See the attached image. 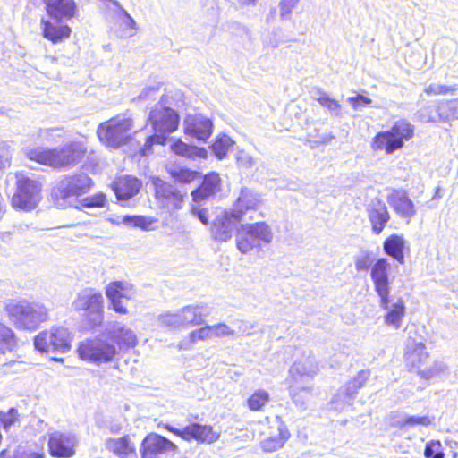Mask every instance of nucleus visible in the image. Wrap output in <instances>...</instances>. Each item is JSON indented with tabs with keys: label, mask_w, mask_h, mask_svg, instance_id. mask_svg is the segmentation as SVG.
<instances>
[{
	"label": "nucleus",
	"mask_w": 458,
	"mask_h": 458,
	"mask_svg": "<svg viewBox=\"0 0 458 458\" xmlns=\"http://www.w3.org/2000/svg\"><path fill=\"white\" fill-rule=\"evenodd\" d=\"M148 121L151 123L153 134L145 137V142L140 148L141 156L153 152L154 145H165L168 135L178 128L180 116L178 113L163 103V98L150 110Z\"/></svg>",
	"instance_id": "1"
},
{
	"label": "nucleus",
	"mask_w": 458,
	"mask_h": 458,
	"mask_svg": "<svg viewBox=\"0 0 458 458\" xmlns=\"http://www.w3.org/2000/svg\"><path fill=\"white\" fill-rule=\"evenodd\" d=\"M92 184V179L84 173L67 175L53 186L51 198L58 208L77 206L79 197L88 192Z\"/></svg>",
	"instance_id": "2"
},
{
	"label": "nucleus",
	"mask_w": 458,
	"mask_h": 458,
	"mask_svg": "<svg viewBox=\"0 0 458 458\" xmlns=\"http://www.w3.org/2000/svg\"><path fill=\"white\" fill-rule=\"evenodd\" d=\"M6 312L19 329L35 330L48 319V310L43 304L26 300L8 303Z\"/></svg>",
	"instance_id": "3"
},
{
	"label": "nucleus",
	"mask_w": 458,
	"mask_h": 458,
	"mask_svg": "<svg viewBox=\"0 0 458 458\" xmlns=\"http://www.w3.org/2000/svg\"><path fill=\"white\" fill-rule=\"evenodd\" d=\"M86 152L85 147L79 142H72L60 149L35 148L28 152V157L39 164L55 168L66 167L77 164Z\"/></svg>",
	"instance_id": "4"
},
{
	"label": "nucleus",
	"mask_w": 458,
	"mask_h": 458,
	"mask_svg": "<svg viewBox=\"0 0 458 458\" xmlns=\"http://www.w3.org/2000/svg\"><path fill=\"white\" fill-rule=\"evenodd\" d=\"M414 126L405 119L396 121L389 130L377 132L371 141L374 151L384 150L390 155L401 149L413 137Z\"/></svg>",
	"instance_id": "5"
},
{
	"label": "nucleus",
	"mask_w": 458,
	"mask_h": 458,
	"mask_svg": "<svg viewBox=\"0 0 458 458\" xmlns=\"http://www.w3.org/2000/svg\"><path fill=\"white\" fill-rule=\"evenodd\" d=\"M42 184L32 174H16V191L12 198V206L15 209L30 211L34 209L41 199Z\"/></svg>",
	"instance_id": "6"
},
{
	"label": "nucleus",
	"mask_w": 458,
	"mask_h": 458,
	"mask_svg": "<svg viewBox=\"0 0 458 458\" xmlns=\"http://www.w3.org/2000/svg\"><path fill=\"white\" fill-rule=\"evenodd\" d=\"M133 121L130 117L116 116L100 123L97 130L99 140L113 148H118L127 143Z\"/></svg>",
	"instance_id": "7"
},
{
	"label": "nucleus",
	"mask_w": 458,
	"mask_h": 458,
	"mask_svg": "<svg viewBox=\"0 0 458 458\" xmlns=\"http://www.w3.org/2000/svg\"><path fill=\"white\" fill-rule=\"evenodd\" d=\"M273 239L270 227L265 222L242 225L237 231L236 243L242 254L261 248V242L269 243Z\"/></svg>",
	"instance_id": "8"
},
{
	"label": "nucleus",
	"mask_w": 458,
	"mask_h": 458,
	"mask_svg": "<svg viewBox=\"0 0 458 458\" xmlns=\"http://www.w3.org/2000/svg\"><path fill=\"white\" fill-rule=\"evenodd\" d=\"M103 296L92 288H86L77 294L72 307L77 311H82V316L91 327L99 326L104 319Z\"/></svg>",
	"instance_id": "9"
},
{
	"label": "nucleus",
	"mask_w": 458,
	"mask_h": 458,
	"mask_svg": "<svg viewBox=\"0 0 458 458\" xmlns=\"http://www.w3.org/2000/svg\"><path fill=\"white\" fill-rule=\"evenodd\" d=\"M35 348L41 352H67L71 348V337L67 328H52L39 333L34 338Z\"/></svg>",
	"instance_id": "10"
},
{
	"label": "nucleus",
	"mask_w": 458,
	"mask_h": 458,
	"mask_svg": "<svg viewBox=\"0 0 458 458\" xmlns=\"http://www.w3.org/2000/svg\"><path fill=\"white\" fill-rule=\"evenodd\" d=\"M116 352L114 344L98 337L87 339L78 347V353L81 360L96 363L111 361Z\"/></svg>",
	"instance_id": "11"
},
{
	"label": "nucleus",
	"mask_w": 458,
	"mask_h": 458,
	"mask_svg": "<svg viewBox=\"0 0 458 458\" xmlns=\"http://www.w3.org/2000/svg\"><path fill=\"white\" fill-rule=\"evenodd\" d=\"M390 269L391 265L386 258L376 259L371 267L370 278L374 290L379 297V307L387 306V296L390 295L391 289Z\"/></svg>",
	"instance_id": "12"
},
{
	"label": "nucleus",
	"mask_w": 458,
	"mask_h": 458,
	"mask_svg": "<svg viewBox=\"0 0 458 458\" xmlns=\"http://www.w3.org/2000/svg\"><path fill=\"white\" fill-rule=\"evenodd\" d=\"M177 445L168 438L151 432L141 441L140 453L141 458H160L169 452H177Z\"/></svg>",
	"instance_id": "13"
},
{
	"label": "nucleus",
	"mask_w": 458,
	"mask_h": 458,
	"mask_svg": "<svg viewBox=\"0 0 458 458\" xmlns=\"http://www.w3.org/2000/svg\"><path fill=\"white\" fill-rule=\"evenodd\" d=\"M157 199L168 209L181 208L184 194L174 184L168 183L158 177L153 178Z\"/></svg>",
	"instance_id": "14"
},
{
	"label": "nucleus",
	"mask_w": 458,
	"mask_h": 458,
	"mask_svg": "<svg viewBox=\"0 0 458 458\" xmlns=\"http://www.w3.org/2000/svg\"><path fill=\"white\" fill-rule=\"evenodd\" d=\"M77 439L72 433L55 431L48 437L49 454L53 457L68 458L75 454Z\"/></svg>",
	"instance_id": "15"
},
{
	"label": "nucleus",
	"mask_w": 458,
	"mask_h": 458,
	"mask_svg": "<svg viewBox=\"0 0 458 458\" xmlns=\"http://www.w3.org/2000/svg\"><path fill=\"white\" fill-rule=\"evenodd\" d=\"M386 200L395 214L401 218L405 219L408 223L417 213L413 201L403 189H391Z\"/></svg>",
	"instance_id": "16"
},
{
	"label": "nucleus",
	"mask_w": 458,
	"mask_h": 458,
	"mask_svg": "<svg viewBox=\"0 0 458 458\" xmlns=\"http://www.w3.org/2000/svg\"><path fill=\"white\" fill-rule=\"evenodd\" d=\"M185 133L198 140L206 141L213 132V122L201 114H187L183 122Z\"/></svg>",
	"instance_id": "17"
},
{
	"label": "nucleus",
	"mask_w": 458,
	"mask_h": 458,
	"mask_svg": "<svg viewBox=\"0 0 458 458\" xmlns=\"http://www.w3.org/2000/svg\"><path fill=\"white\" fill-rule=\"evenodd\" d=\"M270 429L269 436L260 442V448L266 453L281 449L291 436L286 424L279 416L276 417Z\"/></svg>",
	"instance_id": "18"
},
{
	"label": "nucleus",
	"mask_w": 458,
	"mask_h": 458,
	"mask_svg": "<svg viewBox=\"0 0 458 458\" xmlns=\"http://www.w3.org/2000/svg\"><path fill=\"white\" fill-rule=\"evenodd\" d=\"M367 212L372 233L380 234L391 217L386 205L381 199H375L368 206Z\"/></svg>",
	"instance_id": "19"
},
{
	"label": "nucleus",
	"mask_w": 458,
	"mask_h": 458,
	"mask_svg": "<svg viewBox=\"0 0 458 458\" xmlns=\"http://www.w3.org/2000/svg\"><path fill=\"white\" fill-rule=\"evenodd\" d=\"M48 16L60 22L73 18L77 13L74 0H42Z\"/></svg>",
	"instance_id": "20"
},
{
	"label": "nucleus",
	"mask_w": 458,
	"mask_h": 458,
	"mask_svg": "<svg viewBox=\"0 0 458 458\" xmlns=\"http://www.w3.org/2000/svg\"><path fill=\"white\" fill-rule=\"evenodd\" d=\"M221 191V178L216 172L207 174L200 185L191 191L194 203H200L208 199Z\"/></svg>",
	"instance_id": "21"
},
{
	"label": "nucleus",
	"mask_w": 458,
	"mask_h": 458,
	"mask_svg": "<svg viewBox=\"0 0 458 458\" xmlns=\"http://www.w3.org/2000/svg\"><path fill=\"white\" fill-rule=\"evenodd\" d=\"M231 211H225L222 216H216L211 227V235L216 241L226 242L229 240L237 222Z\"/></svg>",
	"instance_id": "22"
},
{
	"label": "nucleus",
	"mask_w": 458,
	"mask_h": 458,
	"mask_svg": "<svg viewBox=\"0 0 458 458\" xmlns=\"http://www.w3.org/2000/svg\"><path fill=\"white\" fill-rule=\"evenodd\" d=\"M106 335L119 346L120 350L133 348L138 343L135 333L118 322L109 326Z\"/></svg>",
	"instance_id": "23"
},
{
	"label": "nucleus",
	"mask_w": 458,
	"mask_h": 458,
	"mask_svg": "<svg viewBox=\"0 0 458 458\" xmlns=\"http://www.w3.org/2000/svg\"><path fill=\"white\" fill-rule=\"evenodd\" d=\"M428 358V353L426 352V346L423 343H417L414 340L409 339L406 344L404 352V362L410 370L417 369L421 370L420 368L425 364Z\"/></svg>",
	"instance_id": "24"
},
{
	"label": "nucleus",
	"mask_w": 458,
	"mask_h": 458,
	"mask_svg": "<svg viewBox=\"0 0 458 458\" xmlns=\"http://www.w3.org/2000/svg\"><path fill=\"white\" fill-rule=\"evenodd\" d=\"M105 448L118 458H138L136 447L129 435L122 437H109L105 441Z\"/></svg>",
	"instance_id": "25"
},
{
	"label": "nucleus",
	"mask_w": 458,
	"mask_h": 458,
	"mask_svg": "<svg viewBox=\"0 0 458 458\" xmlns=\"http://www.w3.org/2000/svg\"><path fill=\"white\" fill-rule=\"evenodd\" d=\"M185 440H196L199 443L212 444L218 440L220 434L213 430L210 425L193 422L184 427Z\"/></svg>",
	"instance_id": "26"
},
{
	"label": "nucleus",
	"mask_w": 458,
	"mask_h": 458,
	"mask_svg": "<svg viewBox=\"0 0 458 458\" xmlns=\"http://www.w3.org/2000/svg\"><path fill=\"white\" fill-rule=\"evenodd\" d=\"M183 326H199L204 323V318L211 313L207 304L189 305L181 310Z\"/></svg>",
	"instance_id": "27"
},
{
	"label": "nucleus",
	"mask_w": 458,
	"mask_h": 458,
	"mask_svg": "<svg viewBox=\"0 0 458 458\" xmlns=\"http://www.w3.org/2000/svg\"><path fill=\"white\" fill-rule=\"evenodd\" d=\"M406 241L403 235L392 234L383 242V251L386 255L396 260L399 264H404V250Z\"/></svg>",
	"instance_id": "28"
},
{
	"label": "nucleus",
	"mask_w": 458,
	"mask_h": 458,
	"mask_svg": "<svg viewBox=\"0 0 458 458\" xmlns=\"http://www.w3.org/2000/svg\"><path fill=\"white\" fill-rule=\"evenodd\" d=\"M317 370L318 367L314 363V360L308 358L304 361H295L290 368L289 374L293 382L301 383L305 382L306 379L312 378Z\"/></svg>",
	"instance_id": "29"
},
{
	"label": "nucleus",
	"mask_w": 458,
	"mask_h": 458,
	"mask_svg": "<svg viewBox=\"0 0 458 458\" xmlns=\"http://www.w3.org/2000/svg\"><path fill=\"white\" fill-rule=\"evenodd\" d=\"M259 202V196L252 191L245 188L241 193L234 204L233 209L230 210L236 219H242L245 211L254 209Z\"/></svg>",
	"instance_id": "30"
},
{
	"label": "nucleus",
	"mask_w": 458,
	"mask_h": 458,
	"mask_svg": "<svg viewBox=\"0 0 458 458\" xmlns=\"http://www.w3.org/2000/svg\"><path fill=\"white\" fill-rule=\"evenodd\" d=\"M42 35L54 44L62 42L71 35L72 29L68 25L55 26L51 21L42 19Z\"/></svg>",
	"instance_id": "31"
},
{
	"label": "nucleus",
	"mask_w": 458,
	"mask_h": 458,
	"mask_svg": "<svg viewBox=\"0 0 458 458\" xmlns=\"http://www.w3.org/2000/svg\"><path fill=\"white\" fill-rule=\"evenodd\" d=\"M386 313L384 316L385 323L393 326L395 329L400 328L403 318L405 315V305L402 299L390 305V295L387 296V306L380 307Z\"/></svg>",
	"instance_id": "32"
},
{
	"label": "nucleus",
	"mask_w": 458,
	"mask_h": 458,
	"mask_svg": "<svg viewBox=\"0 0 458 458\" xmlns=\"http://www.w3.org/2000/svg\"><path fill=\"white\" fill-rule=\"evenodd\" d=\"M140 180L132 176H125L116 186L117 199L119 200H128L140 191Z\"/></svg>",
	"instance_id": "33"
},
{
	"label": "nucleus",
	"mask_w": 458,
	"mask_h": 458,
	"mask_svg": "<svg viewBox=\"0 0 458 458\" xmlns=\"http://www.w3.org/2000/svg\"><path fill=\"white\" fill-rule=\"evenodd\" d=\"M436 112L442 122L458 119V98L437 102Z\"/></svg>",
	"instance_id": "34"
},
{
	"label": "nucleus",
	"mask_w": 458,
	"mask_h": 458,
	"mask_svg": "<svg viewBox=\"0 0 458 458\" xmlns=\"http://www.w3.org/2000/svg\"><path fill=\"white\" fill-rule=\"evenodd\" d=\"M173 151L177 154L191 159L207 158L208 151L204 148H199L192 145H188L182 140H177L172 145Z\"/></svg>",
	"instance_id": "35"
},
{
	"label": "nucleus",
	"mask_w": 458,
	"mask_h": 458,
	"mask_svg": "<svg viewBox=\"0 0 458 458\" xmlns=\"http://www.w3.org/2000/svg\"><path fill=\"white\" fill-rule=\"evenodd\" d=\"M289 389L293 403L302 410L307 409V403L312 395V387L309 386H301L300 383L293 382Z\"/></svg>",
	"instance_id": "36"
},
{
	"label": "nucleus",
	"mask_w": 458,
	"mask_h": 458,
	"mask_svg": "<svg viewBox=\"0 0 458 458\" xmlns=\"http://www.w3.org/2000/svg\"><path fill=\"white\" fill-rule=\"evenodd\" d=\"M106 294L107 298L130 299L133 296L134 290L129 284L115 281L107 285Z\"/></svg>",
	"instance_id": "37"
},
{
	"label": "nucleus",
	"mask_w": 458,
	"mask_h": 458,
	"mask_svg": "<svg viewBox=\"0 0 458 458\" xmlns=\"http://www.w3.org/2000/svg\"><path fill=\"white\" fill-rule=\"evenodd\" d=\"M370 375L369 369H362L358 372L357 376L351 381H349L344 386V394L349 400L347 403L350 404V400L361 388Z\"/></svg>",
	"instance_id": "38"
},
{
	"label": "nucleus",
	"mask_w": 458,
	"mask_h": 458,
	"mask_svg": "<svg viewBox=\"0 0 458 458\" xmlns=\"http://www.w3.org/2000/svg\"><path fill=\"white\" fill-rule=\"evenodd\" d=\"M16 347V337L14 332L0 322V352H13Z\"/></svg>",
	"instance_id": "39"
},
{
	"label": "nucleus",
	"mask_w": 458,
	"mask_h": 458,
	"mask_svg": "<svg viewBox=\"0 0 458 458\" xmlns=\"http://www.w3.org/2000/svg\"><path fill=\"white\" fill-rule=\"evenodd\" d=\"M233 141L229 136L223 134L216 137L210 148L216 157L222 160L226 157L229 148L233 146Z\"/></svg>",
	"instance_id": "40"
},
{
	"label": "nucleus",
	"mask_w": 458,
	"mask_h": 458,
	"mask_svg": "<svg viewBox=\"0 0 458 458\" xmlns=\"http://www.w3.org/2000/svg\"><path fill=\"white\" fill-rule=\"evenodd\" d=\"M106 198L102 192H98L92 196H88L83 199H79L77 206H73L76 208L81 209L83 208H103L106 206Z\"/></svg>",
	"instance_id": "41"
},
{
	"label": "nucleus",
	"mask_w": 458,
	"mask_h": 458,
	"mask_svg": "<svg viewBox=\"0 0 458 458\" xmlns=\"http://www.w3.org/2000/svg\"><path fill=\"white\" fill-rule=\"evenodd\" d=\"M314 99L323 107L327 108L332 114L335 116L340 115V104L336 100L331 98L326 92L318 90L317 96L314 97Z\"/></svg>",
	"instance_id": "42"
},
{
	"label": "nucleus",
	"mask_w": 458,
	"mask_h": 458,
	"mask_svg": "<svg viewBox=\"0 0 458 458\" xmlns=\"http://www.w3.org/2000/svg\"><path fill=\"white\" fill-rule=\"evenodd\" d=\"M270 399L269 394L263 390L259 389L256 390L248 399L247 403L248 407L251 411H259L262 407L268 403Z\"/></svg>",
	"instance_id": "43"
},
{
	"label": "nucleus",
	"mask_w": 458,
	"mask_h": 458,
	"mask_svg": "<svg viewBox=\"0 0 458 458\" xmlns=\"http://www.w3.org/2000/svg\"><path fill=\"white\" fill-rule=\"evenodd\" d=\"M154 220L144 216H124L123 223L131 227L140 228L143 231H149Z\"/></svg>",
	"instance_id": "44"
},
{
	"label": "nucleus",
	"mask_w": 458,
	"mask_h": 458,
	"mask_svg": "<svg viewBox=\"0 0 458 458\" xmlns=\"http://www.w3.org/2000/svg\"><path fill=\"white\" fill-rule=\"evenodd\" d=\"M171 177L181 183H190L199 176V172L191 170L189 168H174L170 170Z\"/></svg>",
	"instance_id": "45"
},
{
	"label": "nucleus",
	"mask_w": 458,
	"mask_h": 458,
	"mask_svg": "<svg viewBox=\"0 0 458 458\" xmlns=\"http://www.w3.org/2000/svg\"><path fill=\"white\" fill-rule=\"evenodd\" d=\"M20 414L16 408H10L8 411H0V422L5 431L20 422Z\"/></svg>",
	"instance_id": "46"
},
{
	"label": "nucleus",
	"mask_w": 458,
	"mask_h": 458,
	"mask_svg": "<svg viewBox=\"0 0 458 458\" xmlns=\"http://www.w3.org/2000/svg\"><path fill=\"white\" fill-rule=\"evenodd\" d=\"M447 366L443 361H436L434 364L425 369L418 371V374L424 379H432L445 374Z\"/></svg>",
	"instance_id": "47"
},
{
	"label": "nucleus",
	"mask_w": 458,
	"mask_h": 458,
	"mask_svg": "<svg viewBox=\"0 0 458 458\" xmlns=\"http://www.w3.org/2000/svg\"><path fill=\"white\" fill-rule=\"evenodd\" d=\"M434 418H430L428 416H415L411 415L405 417L403 420L399 421L400 428H404L406 427H414L417 425H421L428 427L433 424Z\"/></svg>",
	"instance_id": "48"
},
{
	"label": "nucleus",
	"mask_w": 458,
	"mask_h": 458,
	"mask_svg": "<svg viewBox=\"0 0 458 458\" xmlns=\"http://www.w3.org/2000/svg\"><path fill=\"white\" fill-rule=\"evenodd\" d=\"M158 320L162 326L169 328H178L183 326L181 311L161 314Z\"/></svg>",
	"instance_id": "49"
},
{
	"label": "nucleus",
	"mask_w": 458,
	"mask_h": 458,
	"mask_svg": "<svg viewBox=\"0 0 458 458\" xmlns=\"http://www.w3.org/2000/svg\"><path fill=\"white\" fill-rule=\"evenodd\" d=\"M424 456L426 458H445L440 441L432 440L427 443L424 449Z\"/></svg>",
	"instance_id": "50"
},
{
	"label": "nucleus",
	"mask_w": 458,
	"mask_h": 458,
	"mask_svg": "<svg viewBox=\"0 0 458 458\" xmlns=\"http://www.w3.org/2000/svg\"><path fill=\"white\" fill-rule=\"evenodd\" d=\"M346 100L355 111H360L372 103V100L369 98L361 94L349 97Z\"/></svg>",
	"instance_id": "51"
},
{
	"label": "nucleus",
	"mask_w": 458,
	"mask_h": 458,
	"mask_svg": "<svg viewBox=\"0 0 458 458\" xmlns=\"http://www.w3.org/2000/svg\"><path fill=\"white\" fill-rule=\"evenodd\" d=\"M9 458H45V454L19 446Z\"/></svg>",
	"instance_id": "52"
},
{
	"label": "nucleus",
	"mask_w": 458,
	"mask_h": 458,
	"mask_svg": "<svg viewBox=\"0 0 458 458\" xmlns=\"http://www.w3.org/2000/svg\"><path fill=\"white\" fill-rule=\"evenodd\" d=\"M457 86H445L440 84H430L425 89V92L428 95H445L449 92L454 93L457 90Z\"/></svg>",
	"instance_id": "53"
},
{
	"label": "nucleus",
	"mask_w": 458,
	"mask_h": 458,
	"mask_svg": "<svg viewBox=\"0 0 458 458\" xmlns=\"http://www.w3.org/2000/svg\"><path fill=\"white\" fill-rule=\"evenodd\" d=\"M213 338L211 326H205L190 333V339L192 343L197 340H207Z\"/></svg>",
	"instance_id": "54"
},
{
	"label": "nucleus",
	"mask_w": 458,
	"mask_h": 458,
	"mask_svg": "<svg viewBox=\"0 0 458 458\" xmlns=\"http://www.w3.org/2000/svg\"><path fill=\"white\" fill-rule=\"evenodd\" d=\"M191 212L192 216L198 218L203 225H207L208 224L209 216L208 208H201L198 203H195L191 206Z\"/></svg>",
	"instance_id": "55"
},
{
	"label": "nucleus",
	"mask_w": 458,
	"mask_h": 458,
	"mask_svg": "<svg viewBox=\"0 0 458 458\" xmlns=\"http://www.w3.org/2000/svg\"><path fill=\"white\" fill-rule=\"evenodd\" d=\"M372 266L373 262L368 252L355 258V267L358 271H367L369 268L371 269Z\"/></svg>",
	"instance_id": "56"
},
{
	"label": "nucleus",
	"mask_w": 458,
	"mask_h": 458,
	"mask_svg": "<svg viewBox=\"0 0 458 458\" xmlns=\"http://www.w3.org/2000/svg\"><path fill=\"white\" fill-rule=\"evenodd\" d=\"M159 90L158 86H151L143 89L140 94L132 99L133 102H140L148 99H155Z\"/></svg>",
	"instance_id": "57"
},
{
	"label": "nucleus",
	"mask_w": 458,
	"mask_h": 458,
	"mask_svg": "<svg viewBox=\"0 0 458 458\" xmlns=\"http://www.w3.org/2000/svg\"><path fill=\"white\" fill-rule=\"evenodd\" d=\"M211 329L213 337L233 335L235 333L234 330L231 329L226 324L224 323L211 326Z\"/></svg>",
	"instance_id": "58"
},
{
	"label": "nucleus",
	"mask_w": 458,
	"mask_h": 458,
	"mask_svg": "<svg viewBox=\"0 0 458 458\" xmlns=\"http://www.w3.org/2000/svg\"><path fill=\"white\" fill-rule=\"evenodd\" d=\"M415 115L418 120L423 123H431L436 121L433 115V107L431 106H425L421 107L418 110Z\"/></svg>",
	"instance_id": "59"
},
{
	"label": "nucleus",
	"mask_w": 458,
	"mask_h": 458,
	"mask_svg": "<svg viewBox=\"0 0 458 458\" xmlns=\"http://www.w3.org/2000/svg\"><path fill=\"white\" fill-rule=\"evenodd\" d=\"M299 0H281L279 4L280 16L286 19L291 14L293 9L296 6Z\"/></svg>",
	"instance_id": "60"
},
{
	"label": "nucleus",
	"mask_w": 458,
	"mask_h": 458,
	"mask_svg": "<svg viewBox=\"0 0 458 458\" xmlns=\"http://www.w3.org/2000/svg\"><path fill=\"white\" fill-rule=\"evenodd\" d=\"M114 5L118 7L121 13L123 15V23L131 29H136V21L131 16V14L119 4L116 0H111Z\"/></svg>",
	"instance_id": "61"
},
{
	"label": "nucleus",
	"mask_w": 458,
	"mask_h": 458,
	"mask_svg": "<svg viewBox=\"0 0 458 458\" xmlns=\"http://www.w3.org/2000/svg\"><path fill=\"white\" fill-rule=\"evenodd\" d=\"M239 165L249 168L254 165L255 162L251 156L247 153L242 152L237 157Z\"/></svg>",
	"instance_id": "62"
},
{
	"label": "nucleus",
	"mask_w": 458,
	"mask_h": 458,
	"mask_svg": "<svg viewBox=\"0 0 458 458\" xmlns=\"http://www.w3.org/2000/svg\"><path fill=\"white\" fill-rule=\"evenodd\" d=\"M238 333L250 335L251 334L252 325L247 321L240 320L236 322Z\"/></svg>",
	"instance_id": "63"
},
{
	"label": "nucleus",
	"mask_w": 458,
	"mask_h": 458,
	"mask_svg": "<svg viewBox=\"0 0 458 458\" xmlns=\"http://www.w3.org/2000/svg\"><path fill=\"white\" fill-rule=\"evenodd\" d=\"M111 301L112 307L114 310L120 314H126L127 309L123 305V302L121 299L115 297V298H108Z\"/></svg>",
	"instance_id": "64"
}]
</instances>
